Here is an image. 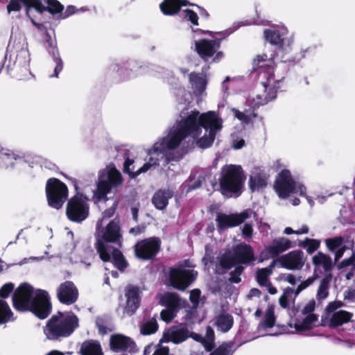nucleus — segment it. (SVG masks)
<instances>
[{"instance_id":"1","label":"nucleus","mask_w":355,"mask_h":355,"mask_svg":"<svg viewBox=\"0 0 355 355\" xmlns=\"http://www.w3.org/2000/svg\"><path fill=\"white\" fill-rule=\"evenodd\" d=\"M180 117L168 128L166 135L147 150L148 159L141 167L134 171V166L130 168L133 160L128 159L124 163V172L134 178L155 170L161 162L168 164L170 161L180 159L182 155L178 151L174 152L180 149L187 137L196 140L198 146L201 148H209L223 128V119L214 111L200 113L194 110L189 113L184 110Z\"/></svg>"},{"instance_id":"2","label":"nucleus","mask_w":355,"mask_h":355,"mask_svg":"<svg viewBox=\"0 0 355 355\" xmlns=\"http://www.w3.org/2000/svg\"><path fill=\"white\" fill-rule=\"evenodd\" d=\"M12 303L17 311H30L40 319L46 318L51 309L48 293L44 290L35 289L26 283L19 285L15 291Z\"/></svg>"},{"instance_id":"3","label":"nucleus","mask_w":355,"mask_h":355,"mask_svg":"<svg viewBox=\"0 0 355 355\" xmlns=\"http://www.w3.org/2000/svg\"><path fill=\"white\" fill-rule=\"evenodd\" d=\"M79 326L78 317L71 311L58 312L44 327V334L49 340L69 336Z\"/></svg>"},{"instance_id":"4","label":"nucleus","mask_w":355,"mask_h":355,"mask_svg":"<svg viewBox=\"0 0 355 355\" xmlns=\"http://www.w3.org/2000/svg\"><path fill=\"white\" fill-rule=\"evenodd\" d=\"M121 234L120 232L119 221L114 218L107 223H102V221H98L96 223V249L101 259L103 261L110 260L109 248L111 246L107 243H117L120 241Z\"/></svg>"},{"instance_id":"5","label":"nucleus","mask_w":355,"mask_h":355,"mask_svg":"<svg viewBox=\"0 0 355 355\" xmlns=\"http://www.w3.org/2000/svg\"><path fill=\"white\" fill-rule=\"evenodd\" d=\"M123 184L121 173L113 165H109L100 171L96 182V189L94 191V198L97 200H107V195L113 189L116 191Z\"/></svg>"},{"instance_id":"6","label":"nucleus","mask_w":355,"mask_h":355,"mask_svg":"<svg viewBox=\"0 0 355 355\" xmlns=\"http://www.w3.org/2000/svg\"><path fill=\"white\" fill-rule=\"evenodd\" d=\"M274 188L281 198H286L292 193L298 194L305 197L311 207L313 205V200L306 195L305 186L302 183L294 180L291 172L287 169H283L279 172L276 178Z\"/></svg>"},{"instance_id":"7","label":"nucleus","mask_w":355,"mask_h":355,"mask_svg":"<svg viewBox=\"0 0 355 355\" xmlns=\"http://www.w3.org/2000/svg\"><path fill=\"white\" fill-rule=\"evenodd\" d=\"M282 77H276L273 71L268 73L266 81L263 82V93L251 94L248 98V104L253 107L263 105L276 97L277 90L282 86Z\"/></svg>"},{"instance_id":"8","label":"nucleus","mask_w":355,"mask_h":355,"mask_svg":"<svg viewBox=\"0 0 355 355\" xmlns=\"http://www.w3.org/2000/svg\"><path fill=\"white\" fill-rule=\"evenodd\" d=\"M243 182L242 169L236 165H226L222 169L220 184L222 193L230 196L240 191Z\"/></svg>"},{"instance_id":"9","label":"nucleus","mask_w":355,"mask_h":355,"mask_svg":"<svg viewBox=\"0 0 355 355\" xmlns=\"http://www.w3.org/2000/svg\"><path fill=\"white\" fill-rule=\"evenodd\" d=\"M46 193L49 205L57 209L62 207L68 196L67 186L55 178L47 181Z\"/></svg>"},{"instance_id":"10","label":"nucleus","mask_w":355,"mask_h":355,"mask_svg":"<svg viewBox=\"0 0 355 355\" xmlns=\"http://www.w3.org/2000/svg\"><path fill=\"white\" fill-rule=\"evenodd\" d=\"M316 307L315 300L311 299L303 306L300 315H298L294 322L297 331H304L311 329L318 320V315L314 313Z\"/></svg>"},{"instance_id":"11","label":"nucleus","mask_w":355,"mask_h":355,"mask_svg":"<svg viewBox=\"0 0 355 355\" xmlns=\"http://www.w3.org/2000/svg\"><path fill=\"white\" fill-rule=\"evenodd\" d=\"M235 255L236 257H233L230 254L223 256L220 260L221 267L225 270H228L236 263H248L255 259L252 248L249 245L244 243L236 248Z\"/></svg>"},{"instance_id":"12","label":"nucleus","mask_w":355,"mask_h":355,"mask_svg":"<svg viewBox=\"0 0 355 355\" xmlns=\"http://www.w3.org/2000/svg\"><path fill=\"white\" fill-rule=\"evenodd\" d=\"M220 42L216 40H200L195 42V49L200 57L206 62H218L223 57L219 51Z\"/></svg>"},{"instance_id":"13","label":"nucleus","mask_w":355,"mask_h":355,"mask_svg":"<svg viewBox=\"0 0 355 355\" xmlns=\"http://www.w3.org/2000/svg\"><path fill=\"white\" fill-rule=\"evenodd\" d=\"M88 199L86 197L76 196L68 202L67 214L68 218L75 222L84 220L89 214Z\"/></svg>"},{"instance_id":"14","label":"nucleus","mask_w":355,"mask_h":355,"mask_svg":"<svg viewBox=\"0 0 355 355\" xmlns=\"http://www.w3.org/2000/svg\"><path fill=\"white\" fill-rule=\"evenodd\" d=\"M252 216L257 218V214L252 209H248L239 214H225L219 213L217 214L216 221L218 227L222 230L238 226Z\"/></svg>"},{"instance_id":"15","label":"nucleus","mask_w":355,"mask_h":355,"mask_svg":"<svg viewBox=\"0 0 355 355\" xmlns=\"http://www.w3.org/2000/svg\"><path fill=\"white\" fill-rule=\"evenodd\" d=\"M160 240L150 237L137 242L135 245V253L137 258L144 260L154 257L160 248Z\"/></svg>"},{"instance_id":"16","label":"nucleus","mask_w":355,"mask_h":355,"mask_svg":"<svg viewBox=\"0 0 355 355\" xmlns=\"http://www.w3.org/2000/svg\"><path fill=\"white\" fill-rule=\"evenodd\" d=\"M345 306L342 301H333L329 302L325 308L327 313H333L330 318V324L332 326L338 327L349 322L353 314L351 312L340 310L336 311L338 309Z\"/></svg>"},{"instance_id":"17","label":"nucleus","mask_w":355,"mask_h":355,"mask_svg":"<svg viewBox=\"0 0 355 355\" xmlns=\"http://www.w3.org/2000/svg\"><path fill=\"white\" fill-rule=\"evenodd\" d=\"M281 267L291 270H300L304 265L306 258L304 252L300 250H293L275 260Z\"/></svg>"},{"instance_id":"18","label":"nucleus","mask_w":355,"mask_h":355,"mask_svg":"<svg viewBox=\"0 0 355 355\" xmlns=\"http://www.w3.org/2000/svg\"><path fill=\"white\" fill-rule=\"evenodd\" d=\"M197 276L193 270L173 269L170 272L171 285L179 290H184Z\"/></svg>"},{"instance_id":"19","label":"nucleus","mask_w":355,"mask_h":355,"mask_svg":"<svg viewBox=\"0 0 355 355\" xmlns=\"http://www.w3.org/2000/svg\"><path fill=\"white\" fill-rule=\"evenodd\" d=\"M57 297L61 303L67 305L72 304L78 299V288L72 282L66 281L58 287Z\"/></svg>"},{"instance_id":"20","label":"nucleus","mask_w":355,"mask_h":355,"mask_svg":"<svg viewBox=\"0 0 355 355\" xmlns=\"http://www.w3.org/2000/svg\"><path fill=\"white\" fill-rule=\"evenodd\" d=\"M189 80L192 92L197 97V103L199 104L207 96L205 90L209 78L207 75L192 73L189 75Z\"/></svg>"},{"instance_id":"21","label":"nucleus","mask_w":355,"mask_h":355,"mask_svg":"<svg viewBox=\"0 0 355 355\" xmlns=\"http://www.w3.org/2000/svg\"><path fill=\"white\" fill-rule=\"evenodd\" d=\"M189 336L191 335H189L187 327L182 325L172 327L164 332L160 343L172 342L175 344H180L186 340Z\"/></svg>"},{"instance_id":"22","label":"nucleus","mask_w":355,"mask_h":355,"mask_svg":"<svg viewBox=\"0 0 355 355\" xmlns=\"http://www.w3.org/2000/svg\"><path fill=\"white\" fill-rule=\"evenodd\" d=\"M125 304L124 311L129 315L133 314L140 304V291L136 286H128L125 288Z\"/></svg>"},{"instance_id":"23","label":"nucleus","mask_w":355,"mask_h":355,"mask_svg":"<svg viewBox=\"0 0 355 355\" xmlns=\"http://www.w3.org/2000/svg\"><path fill=\"white\" fill-rule=\"evenodd\" d=\"M354 241L352 240H347L343 245L335 253V261H338L343 256L345 252H348L349 257L344 259L339 264L340 268L349 267L352 270H355V252L353 250Z\"/></svg>"},{"instance_id":"24","label":"nucleus","mask_w":355,"mask_h":355,"mask_svg":"<svg viewBox=\"0 0 355 355\" xmlns=\"http://www.w3.org/2000/svg\"><path fill=\"white\" fill-rule=\"evenodd\" d=\"M30 62V53L26 49H21L16 55L15 65L17 70L21 71L19 76L21 79H28L29 76H33L28 66Z\"/></svg>"},{"instance_id":"25","label":"nucleus","mask_w":355,"mask_h":355,"mask_svg":"<svg viewBox=\"0 0 355 355\" xmlns=\"http://www.w3.org/2000/svg\"><path fill=\"white\" fill-rule=\"evenodd\" d=\"M22 5L26 7L27 14H28L31 8H35L40 13L45 10L44 6L42 5V0H10L7 6L8 12L19 11Z\"/></svg>"},{"instance_id":"26","label":"nucleus","mask_w":355,"mask_h":355,"mask_svg":"<svg viewBox=\"0 0 355 355\" xmlns=\"http://www.w3.org/2000/svg\"><path fill=\"white\" fill-rule=\"evenodd\" d=\"M292 247L291 241L286 237H279L273 240L272 243L266 248V250L271 257H275Z\"/></svg>"},{"instance_id":"27","label":"nucleus","mask_w":355,"mask_h":355,"mask_svg":"<svg viewBox=\"0 0 355 355\" xmlns=\"http://www.w3.org/2000/svg\"><path fill=\"white\" fill-rule=\"evenodd\" d=\"M110 348L115 352H124L132 348L133 342L132 340L122 334H115L110 337Z\"/></svg>"},{"instance_id":"28","label":"nucleus","mask_w":355,"mask_h":355,"mask_svg":"<svg viewBox=\"0 0 355 355\" xmlns=\"http://www.w3.org/2000/svg\"><path fill=\"white\" fill-rule=\"evenodd\" d=\"M288 33L286 27L282 26L279 29H266L264 31V37L270 44L282 46L284 43V37Z\"/></svg>"},{"instance_id":"29","label":"nucleus","mask_w":355,"mask_h":355,"mask_svg":"<svg viewBox=\"0 0 355 355\" xmlns=\"http://www.w3.org/2000/svg\"><path fill=\"white\" fill-rule=\"evenodd\" d=\"M187 1L164 0L159 5L161 11L165 15H174L180 10L182 6H187Z\"/></svg>"},{"instance_id":"30","label":"nucleus","mask_w":355,"mask_h":355,"mask_svg":"<svg viewBox=\"0 0 355 355\" xmlns=\"http://www.w3.org/2000/svg\"><path fill=\"white\" fill-rule=\"evenodd\" d=\"M312 263L318 270L322 268L325 272H329L333 268L331 258L321 252H318L312 257Z\"/></svg>"},{"instance_id":"31","label":"nucleus","mask_w":355,"mask_h":355,"mask_svg":"<svg viewBox=\"0 0 355 355\" xmlns=\"http://www.w3.org/2000/svg\"><path fill=\"white\" fill-rule=\"evenodd\" d=\"M233 317L226 313H222L217 315L214 320V324L218 331L227 332L233 326Z\"/></svg>"},{"instance_id":"32","label":"nucleus","mask_w":355,"mask_h":355,"mask_svg":"<svg viewBox=\"0 0 355 355\" xmlns=\"http://www.w3.org/2000/svg\"><path fill=\"white\" fill-rule=\"evenodd\" d=\"M267 176L265 173L254 171L250 178V187L252 191L259 190L267 184Z\"/></svg>"},{"instance_id":"33","label":"nucleus","mask_w":355,"mask_h":355,"mask_svg":"<svg viewBox=\"0 0 355 355\" xmlns=\"http://www.w3.org/2000/svg\"><path fill=\"white\" fill-rule=\"evenodd\" d=\"M80 353L82 355H103L99 343L94 340L84 342L81 345Z\"/></svg>"},{"instance_id":"34","label":"nucleus","mask_w":355,"mask_h":355,"mask_svg":"<svg viewBox=\"0 0 355 355\" xmlns=\"http://www.w3.org/2000/svg\"><path fill=\"white\" fill-rule=\"evenodd\" d=\"M275 264L276 261H272L268 267L259 269L257 271V280L260 286L268 285L270 283L269 277L272 274Z\"/></svg>"},{"instance_id":"35","label":"nucleus","mask_w":355,"mask_h":355,"mask_svg":"<svg viewBox=\"0 0 355 355\" xmlns=\"http://www.w3.org/2000/svg\"><path fill=\"white\" fill-rule=\"evenodd\" d=\"M191 336L196 340L202 342L205 348L207 351H211L214 347V332L209 327L207 328L205 338H202L200 335L196 334H191Z\"/></svg>"},{"instance_id":"36","label":"nucleus","mask_w":355,"mask_h":355,"mask_svg":"<svg viewBox=\"0 0 355 355\" xmlns=\"http://www.w3.org/2000/svg\"><path fill=\"white\" fill-rule=\"evenodd\" d=\"M172 196L169 191H159L153 198L155 206L159 209H164L168 204V200Z\"/></svg>"},{"instance_id":"37","label":"nucleus","mask_w":355,"mask_h":355,"mask_svg":"<svg viewBox=\"0 0 355 355\" xmlns=\"http://www.w3.org/2000/svg\"><path fill=\"white\" fill-rule=\"evenodd\" d=\"M331 279V275L328 274L321 281L316 295L317 300L318 301H322L323 300L326 299L328 297L329 288Z\"/></svg>"},{"instance_id":"38","label":"nucleus","mask_w":355,"mask_h":355,"mask_svg":"<svg viewBox=\"0 0 355 355\" xmlns=\"http://www.w3.org/2000/svg\"><path fill=\"white\" fill-rule=\"evenodd\" d=\"M275 323V317L274 315V309L272 306L268 307L267 309L263 321L259 324V329L262 330H267L272 328Z\"/></svg>"},{"instance_id":"39","label":"nucleus","mask_w":355,"mask_h":355,"mask_svg":"<svg viewBox=\"0 0 355 355\" xmlns=\"http://www.w3.org/2000/svg\"><path fill=\"white\" fill-rule=\"evenodd\" d=\"M108 252L110 256H112V260L114 266L119 270H123L127 266V263L124 259L122 253L116 249H114L112 247L109 248Z\"/></svg>"},{"instance_id":"40","label":"nucleus","mask_w":355,"mask_h":355,"mask_svg":"<svg viewBox=\"0 0 355 355\" xmlns=\"http://www.w3.org/2000/svg\"><path fill=\"white\" fill-rule=\"evenodd\" d=\"M160 303L168 308L175 309L179 304V298L175 293H166L161 295Z\"/></svg>"},{"instance_id":"41","label":"nucleus","mask_w":355,"mask_h":355,"mask_svg":"<svg viewBox=\"0 0 355 355\" xmlns=\"http://www.w3.org/2000/svg\"><path fill=\"white\" fill-rule=\"evenodd\" d=\"M299 245L305 249L307 253L312 254L319 248L320 241L317 239L306 238L304 241L300 242Z\"/></svg>"},{"instance_id":"42","label":"nucleus","mask_w":355,"mask_h":355,"mask_svg":"<svg viewBox=\"0 0 355 355\" xmlns=\"http://www.w3.org/2000/svg\"><path fill=\"white\" fill-rule=\"evenodd\" d=\"M158 329V324L156 319L151 318L147 322H145L140 328L141 334L148 336L153 334L157 331Z\"/></svg>"},{"instance_id":"43","label":"nucleus","mask_w":355,"mask_h":355,"mask_svg":"<svg viewBox=\"0 0 355 355\" xmlns=\"http://www.w3.org/2000/svg\"><path fill=\"white\" fill-rule=\"evenodd\" d=\"M162 343H159L155 346H153V345H149L145 347L144 351V355H150L151 353L152 349H154V352L153 355H168L169 349L168 347H164L162 345Z\"/></svg>"},{"instance_id":"44","label":"nucleus","mask_w":355,"mask_h":355,"mask_svg":"<svg viewBox=\"0 0 355 355\" xmlns=\"http://www.w3.org/2000/svg\"><path fill=\"white\" fill-rule=\"evenodd\" d=\"M12 311L5 301L0 300V324L8 322L12 316Z\"/></svg>"},{"instance_id":"45","label":"nucleus","mask_w":355,"mask_h":355,"mask_svg":"<svg viewBox=\"0 0 355 355\" xmlns=\"http://www.w3.org/2000/svg\"><path fill=\"white\" fill-rule=\"evenodd\" d=\"M42 5L44 6L45 10H48L51 14H56L60 12L63 6L56 0H42Z\"/></svg>"},{"instance_id":"46","label":"nucleus","mask_w":355,"mask_h":355,"mask_svg":"<svg viewBox=\"0 0 355 355\" xmlns=\"http://www.w3.org/2000/svg\"><path fill=\"white\" fill-rule=\"evenodd\" d=\"M181 16L187 21H190L193 25H198V16L196 11L187 8L182 10Z\"/></svg>"},{"instance_id":"47","label":"nucleus","mask_w":355,"mask_h":355,"mask_svg":"<svg viewBox=\"0 0 355 355\" xmlns=\"http://www.w3.org/2000/svg\"><path fill=\"white\" fill-rule=\"evenodd\" d=\"M273 63L271 56L266 54L259 55L254 59V65L257 67L270 66Z\"/></svg>"},{"instance_id":"48","label":"nucleus","mask_w":355,"mask_h":355,"mask_svg":"<svg viewBox=\"0 0 355 355\" xmlns=\"http://www.w3.org/2000/svg\"><path fill=\"white\" fill-rule=\"evenodd\" d=\"M326 245L329 250L334 251L336 249L342 246L343 239L342 237H336L332 239H327L325 241Z\"/></svg>"},{"instance_id":"49","label":"nucleus","mask_w":355,"mask_h":355,"mask_svg":"<svg viewBox=\"0 0 355 355\" xmlns=\"http://www.w3.org/2000/svg\"><path fill=\"white\" fill-rule=\"evenodd\" d=\"M15 159L14 154L3 150H0V164H3L7 166H12V159Z\"/></svg>"},{"instance_id":"50","label":"nucleus","mask_w":355,"mask_h":355,"mask_svg":"<svg viewBox=\"0 0 355 355\" xmlns=\"http://www.w3.org/2000/svg\"><path fill=\"white\" fill-rule=\"evenodd\" d=\"M117 205L118 201H115L110 208L103 212L101 218L98 221H102V223H106V221L114 215Z\"/></svg>"},{"instance_id":"51","label":"nucleus","mask_w":355,"mask_h":355,"mask_svg":"<svg viewBox=\"0 0 355 355\" xmlns=\"http://www.w3.org/2000/svg\"><path fill=\"white\" fill-rule=\"evenodd\" d=\"M293 293V290L291 288H287L284 293L279 297V302L280 306L286 309L288 306V297L292 295Z\"/></svg>"},{"instance_id":"52","label":"nucleus","mask_w":355,"mask_h":355,"mask_svg":"<svg viewBox=\"0 0 355 355\" xmlns=\"http://www.w3.org/2000/svg\"><path fill=\"white\" fill-rule=\"evenodd\" d=\"M54 56V61L55 62V67L54 69L53 74L51 75V77H58L59 73L62 70L63 63L62 60L60 59L59 54L58 52H53Z\"/></svg>"},{"instance_id":"53","label":"nucleus","mask_w":355,"mask_h":355,"mask_svg":"<svg viewBox=\"0 0 355 355\" xmlns=\"http://www.w3.org/2000/svg\"><path fill=\"white\" fill-rule=\"evenodd\" d=\"M343 300L347 302L355 300V284L348 287L343 293Z\"/></svg>"},{"instance_id":"54","label":"nucleus","mask_w":355,"mask_h":355,"mask_svg":"<svg viewBox=\"0 0 355 355\" xmlns=\"http://www.w3.org/2000/svg\"><path fill=\"white\" fill-rule=\"evenodd\" d=\"M174 311L175 309L168 307L163 310L160 313L161 318L166 322H170L174 318Z\"/></svg>"},{"instance_id":"55","label":"nucleus","mask_w":355,"mask_h":355,"mask_svg":"<svg viewBox=\"0 0 355 355\" xmlns=\"http://www.w3.org/2000/svg\"><path fill=\"white\" fill-rule=\"evenodd\" d=\"M14 284L12 283H8L4 284L0 288V297L2 298H6L8 297L9 294L13 291Z\"/></svg>"},{"instance_id":"56","label":"nucleus","mask_w":355,"mask_h":355,"mask_svg":"<svg viewBox=\"0 0 355 355\" xmlns=\"http://www.w3.org/2000/svg\"><path fill=\"white\" fill-rule=\"evenodd\" d=\"M242 236L244 239L252 238L253 234V227L251 223H245L241 227Z\"/></svg>"},{"instance_id":"57","label":"nucleus","mask_w":355,"mask_h":355,"mask_svg":"<svg viewBox=\"0 0 355 355\" xmlns=\"http://www.w3.org/2000/svg\"><path fill=\"white\" fill-rule=\"evenodd\" d=\"M315 279L313 277H309L305 281L301 282L295 291V296L300 294V292H302L303 290L306 288L308 286L311 285L313 282H314Z\"/></svg>"},{"instance_id":"58","label":"nucleus","mask_w":355,"mask_h":355,"mask_svg":"<svg viewBox=\"0 0 355 355\" xmlns=\"http://www.w3.org/2000/svg\"><path fill=\"white\" fill-rule=\"evenodd\" d=\"M210 355H231V352L226 345H222Z\"/></svg>"},{"instance_id":"59","label":"nucleus","mask_w":355,"mask_h":355,"mask_svg":"<svg viewBox=\"0 0 355 355\" xmlns=\"http://www.w3.org/2000/svg\"><path fill=\"white\" fill-rule=\"evenodd\" d=\"M200 296V291L198 289H193L191 291L189 299L190 301L196 306L198 304L199 298Z\"/></svg>"},{"instance_id":"60","label":"nucleus","mask_w":355,"mask_h":355,"mask_svg":"<svg viewBox=\"0 0 355 355\" xmlns=\"http://www.w3.org/2000/svg\"><path fill=\"white\" fill-rule=\"evenodd\" d=\"M242 270L243 268L241 266L236 268L234 272L231 274V277L229 279L230 281L234 283H239L241 281L239 275H241Z\"/></svg>"},{"instance_id":"61","label":"nucleus","mask_w":355,"mask_h":355,"mask_svg":"<svg viewBox=\"0 0 355 355\" xmlns=\"http://www.w3.org/2000/svg\"><path fill=\"white\" fill-rule=\"evenodd\" d=\"M232 112H234V116L239 119L241 121L243 122V123H248L249 121H250V117L245 114L243 112H239V110H236V109H233L232 110Z\"/></svg>"},{"instance_id":"62","label":"nucleus","mask_w":355,"mask_h":355,"mask_svg":"<svg viewBox=\"0 0 355 355\" xmlns=\"http://www.w3.org/2000/svg\"><path fill=\"white\" fill-rule=\"evenodd\" d=\"M96 324L98 328V331L101 334H106L111 331V329L106 328L103 324H101V322L98 320L96 321Z\"/></svg>"},{"instance_id":"63","label":"nucleus","mask_w":355,"mask_h":355,"mask_svg":"<svg viewBox=\"0 0 355 355\" xmlns=\"http://www.w3.org/2000/svg\"><path fill=\"white\" fill-rule=\"evenodd\" d=\"M284 281L287 282L288 283L294 285L297 282L296 277L292 275V274H287L284 276Z\"/></svg>"},{"instance_id":"64","label":"nucleus","mask_w":355,"mask_h":355,"mask_svg":"<svg viewBox=\"0 0 355 355\" xmlns=\"http://www.w3.org/2000/svg\"><path fill=\"white\" fill-rule=\"evenodd\" d=\"M309 232V227L307 225H304L300 229L295 231V234H305Z\"/></svg>"}]
</instances>
